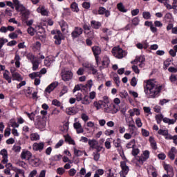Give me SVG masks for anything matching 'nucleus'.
I'll use <instances>...</instances> for the list:
<instances>
[{
	"label": "nucleus",
	"mask_w": 177,
	"mask_h": 177,
	"mask_svg": "<svg viewBox=\"0 0 177 177\" xmlns=\"http://www.w3.org/2000/svg\"><path fill=\"white\" fill-rule=\"evenodd\" d=\"M38 13H41L42 16H48V10L45 9V7H39L37 9Z\"/></svg>",
	"instance_id": "26"
},
{
	"label": "nucleus",
	"mask_w": 177,
	"mask_h": 177,
	"mask_svg": "<svg viewBox=\"0 0 177 177\" xmlns=\"http://www.w3.org/2000/svg\"><path fill=\"white\" fill-rule=\"evenodd\" d=\"M52 161H60L62 160V155H55L51 157Z\"/></svg>",
	"instance_id": "57"
},
{
	"label": "nucleus",
	"mask_w": 177,
	"mask_h": 177,
	"mask_svg": "<svg viewBox=\"0 0 177 177\" xmlns=\"http://www.w3.org/2000/svg\"><path fill=\"white\" fill-rule=\"evenodd\" d=\"M66 113L68 115H74V114H77V111H75V108L71 107L66 109Z\"/></svg>",
	"instance_id": "35"
},
{
	"label": "nucleus",
	"mask_w": 177,
	"mask_h": 177,
	"mask_svg": "<svg viewBox=\"0 0 177 177\" xmlns=\"http://www.w3.org/2000/svg\"><path fill=\"white\" fill-rule=\"evenodd\" d=\"M52 104L56 106L57 107H60L62 106V102L57 99L53 100Z\"/></svg>",
	"instance_id": "54"
},
{
	"label": "nucleus",
	"mask_w": 177,
	"mask_h": 177,
	"mask_svg": "<svg viewBox=\"0 0 177 177\" xmlns=\"http://www.w3.org/2000/svg\"><path fill=\"white\" fill-rule=\"evenodd\" d=\"M92 51L95 57H99V55L102 53V48L97 46L92 47Z\"/></svg>",
	"instance_id": "14"
},
{
	"label": "nucleus",
	"mask_w": 177,
	"mask_h": 177,
	"mask_svg": "<svg viewBox=\"0 0 177 177\" xmlns=\"http://www.w3.org/2000/svg\"><path fill=\"white\" fill-rule=\"evenodd\" d=\"M164 169L167 171V174H168V176H172L174 175V173H172V167L169 165H164Z\"/></svg>",
	"instance_id": "21"
},
{
	"label": "nucleus",
	"mask_w": 177,
	"mask_h": 177,
	"mask_svg": "<svg viewBox=\"0 0 177 177\" xmlns=\"http://www.w3.org/2000/svg\"><path fill=\"white\" fill-rule=\"evenodd\" d=\"M139 23H131V24H128L126 27L124 28L125 31H128V30H132V28H135L136 26H138Z\"/></svg>",
	"instance_id": "30"
},
{
	"label": "nucleus",
	"mask_w": 177,
	"mask_h": 177,
	"mask_svg": "<svg viewBox=\"0 0 177 177\" xmlns=\"http://www.w3.org/2000/svg\"><path fill=\"white\" fill-rule=\"evenodd\" d=\"M3 77L4 80L8 81V84L12 83V77L10 76H9V71L6 70L5 73H3Z\"/></svg>",
	"instance_id": "24"
},
{
	"label": "nucleus",
	"mask_w": 177,
	"mask_h": 177,
	"mask_svg": "<svg viewBox=\"0 0 177 177\" xmlns=\"http://www.w3.org/2000/svg\"><path fill=\"white\" fill-rule=\"evenodd\" d=\"M32 64V70L33 71H37L38 70V68L39 67V60L35 59L32 62H31Z\"/></svg>",
	"instance_id": "31"
},
{
	"label": "nucleus",
	"mask_w": 177,
	"mask_h": 177,
	"mask_svg": "<svg viewBox=\"0 0 177 177\" xmlns=\"http://www.w3.org/2000/svg\"><path fill=\"white\" fill-rule=\"evenodd\" d=\"M12 77L13 81H19V82H20V81H23V77H21V75H20V73L17 72L13 73Z\"/></svg>",
	"instance_id": "22"
},
{
	"label": "nucleus",
	"mask_w": 177,
	"mask_h": 177,
	"mask_svg": "<svg viewBox=\"0 0 177 177\" xmlns=\"http://www.w3.org/2000/svg\"><path fill=\"white\" fill-rule=\"evenodd\" d=\"M146 62V59L144 57H136L135 60L131 61V64H137L138 63H145Z\"/></svg>",
	"instance_id": "25"
},
{
	"label": "nucleus",
	"mask_w": 177,
	"mask_h": 177,
	"mask_svg": "<svg viewBox=\"0 0 177 177\" xmlns=\"http://www.w3.org/2000/svg\"><path fill=\"white\" fill-rule=\"evenodd\" d=\"M73 127L75 129H76L77 133H83L84 129L82 128V126L81 125V123L77 122L73 124Z\"/></svg>",
	"instance_id": "13"
},
{
	"label": "nucleus",
	"mask_w": 177,
	"mask_h": 177,
	"mask_svg": "<svg viewBox=\"0 0 177 177\" xmlns=\"http://www.w3.org/2000/svg\"><path fill=\"white\" fill-rule=\"evenodd\" d=\"M177 8V0H173V3L171 5L169 3V5H167V9L169 10H171V9H176Z\"/></svg>",
	"instance_id": "40"
},
{
	"label": "nucleus",
	"mask_w": 177,
	"mask_h": 177,
	"mask_svg": "<svg viewBox=\"0 0 177 177\" xmlns=\"http://www.w3.org/2000/svg\"><path fill=\"white\" fill-rule=\"evenodd\" d=\"M31 140H39V135L38 133H32L30 135Z\"/></svg>",
	"instance_id": "53"
},
{
	"label": "nucleus",
	"mask_w": 177,
	"mask_h": 177,
	"mask_svg": "<svg viewBox=\"0 0 177 177\" xmlns=\"http://www.w3.org/2000/svg\"><path fill=\"white\" fill-rule=\"evenodd\" d=\"M32 49L35 52L39 50V49H41V42L36 41L35 44H33Z\"/></svg>",
	"instance_id": "38"
},
{
	"label": "nucleus",
	"mask_w": 177,
	"mask_h": 177,
	"mask_svg": "<svg viewBox=\"0 0 177 177\" xmlns=\"http://www.w3.org/2000/svg\"><path fill=\"white\" fill-rule=\"evenodd\" d=\"M54 39L55 45H60V44H62L63 37L60 36H54Z\"/></svg>",
	"instance_id": "41"
},
{
	"label": "nucleus",
	"mask_w": 177,
	"mask_h": 177,
	"mask_svg": "<svg viewBox=\"0 0 177 177\" xmlns=\"http://www.w3.org/2000/svg\"><path fill=\"white\" fill-rule=\"evenodd\" d=\"M120 167L122 169V171L120 173V176L128 175V173L129 172V167L127 165V162L125 161L120 162Z\"/></svg>",
	"instance_id": "6"
},
{
	"label": "nucleus",
	"mask_w": 177,
	"mask_h": 177,
	"mask_svg": "<svg viewBox=\"0 0 177 177\" xmlns=\"http://www.w3.org/2000/svg\"><path fill=\"white\" fill-rule=\"evenodd\" d=\"M15 67L17 68H20V60H21V58H20V55H19V54H15Z\"/></svg>",
	"instance_id": "27"
},
{
	"label": "nucleus",
	"mask_w": 177,
	"mask_h": 177,
	"mask_svg": "<svg viewBox=\"0 0 177 177\" xmlns=\"http://www.w3.org/2000/svg\"><path fill=\"white\" fill-rule=\"evenodd\" d=\"M113 145L115 147H121V139L117 138L116 140H113Z\"/></svg>",
	"instance_id": "48"
},
{
	"label": "nucleus",
	"mask_w": 177,
	"mask_h": 177,
	"mask_svg": "<svg viewBox=\"0 0 177 177\" xmlns=\"http://www.w3.org/2000/svg\"><path fill=\"white\" fill-rule=\"evenodd\" d=\"M8 43V39L3 37L0 38V49H2L5 44Z\"/></svg>",
	"instance_id": "51"
},
{
	"label": "nucleus",
	"mask_w": 177,
	"mask_h": 177,
	"mask_svg": "<svg viewBox=\"0 0 177 177\" xmlns=\"http://www.w3.org/2000/svg\"><path fill=\"white\" fill-rule=\"evenodd\" d=\"M64 172H66V169H64L63 167H59L57 169V174L58 175L62 176L64 174Z\"/></svg>",
	"instance_id": "55"
},
{
	"label": "nucleus",
	"mask_w": 177,
	"mask_h": 177,
	"mask_svg": "<svg viewBox=\"0 0 177 177\" xmlns=\"http://www.w3.org/2000/svg\"><path fill=\"white\" fill-rule=\"evenodd\" d=\"M136 124L138 128H142L143 123H142V120L140 119V118H138L136 120Z\"/></svg>",
	"instance_id": "56"
},
{
	"label": "nucleus",
	"mask_w": 177,
	"mask_h": 177,
	"mask_svg": "<svg viewBox=\"0 0 177 177\" xmlns=\"http://www.w3.org/2000/svg\"><path fill=\"white\" fill-rule=\"evenodd\" d=\"M46 125V122L44 120L41 116H37L36 121L35 122V126L37 129H44Z\"/></svg>",
	"instance_id": "5"
},
{
	"label": "nucleus",
	"mask_w": 177,
	"mask_h": 177,
	"mask_svg": "<svg viewBox=\"0 0 177 177\" xmlns=\"http://www.w3.org/2000/svg\"><path fill=\"white\" fill-rule=\"evenodd\" d=\"M99 145V142H97V140L93 139L88 140V146H90V149H91L92 150H95V148Z\"/></svg>",
	"instance_id": "17"
},
{
	"label": "nucleus",
	"mask_w": 177,
	"mask_h": 177,
	"mask_svg": "<svg viewBox=\"0 0 177 177\" xmlns=\"http://www.w3.org/2000/svg\"><path fill=\"white\" fill-rule=\"evenodd\" d=\"M135 146H136V140L135 139H133L127 143V148L134 149Z\"/></svg>",
	"instance_id": "29"
},
{
	"label": "nucleus",
	"mask_w": 177,
	"mask_h": 177,
	"mask_svg": "<svg viewBox=\"0 0 177 177\" xmlns=\"http://www.w3.org/2000/svg\"><path fill=\"white\" fill-rule=\"evenodd\" d=\"M24 114H26V115H27V117H28V118L30 120V121H35V113L34 112L32 113H28L25 111Z\"/></svg>",
	"instance_id": "36"
},
{
	"label": "nucleus",
	"mask_w": 177,
	"mask_h": 177,
	"mask_svg": "<svg viewBox=\"0 0 177 177\" xmlns=\"http://www.w3.org/2000/svg\"><path fill=\"white\" fill-rule=\"evenodd\" d=\"M177 154V150L176 148L173 147L171 148V149L168 152V157L170 158L172 161L175 160V155Z\"/></svg>",
	"instance_id": "12"
},
{
	"label": "nucleus",
	"mask_w": 177,
	"mask_h": 177,
	"mask_svg": "<svg viewBox=\"0 0 177 177\" xmlns=\"http://www.w3.org/2000/svg\"><path fill=\"white\" fill-rule=\"evenodd\" d=\"M108 109L110 110L112 114H115L116 113H118V111L120 110V107L118 106V105H115L114 104H111Z\"/></svg>",
	"instance_id": "16"
},
{
	"label": "nucleus",
	"mask_w": 177,
	"mask_h": 177,
	"mask_svg": "<svg viewBox=\"0 0 177 177\" xmlns=\"http://www.w3.org/2000/svg\"><path fill=\"white\" fill-rule=\"evenodd\" d=\"M112 55L116 57V59H122L127 55V51L122 50L120 47H113L112 49Z\"/></svg>",
	"instance_id": "4"
},
{
	"label": "nucleus",
	"mask_w": 177,
	"mask_h": 177,
	"mask_svg": "<svg viewBox=\"0 0 177 177\" xmlns=\"http://www.w3.org/2000/svg\"><path fill=\"white\" fill-rule=\"evenodd\" d=\"M113 81L116 84V86H120V77L118 76V75H114L113 76Z\"/></svg>",
	"instance_id": "49"
},
{
	"label": "nucleus",
	"mask_w": 177,
	"mask_h": 177,
	"mask_svg": "<svg viewBox=\"0 0 177 177\" xmlns=\"http://www.w3.org/2000/svg\"><path fill=\"white\" fill-rule=\"evenodd\" d=\"M161 91H162V85L157 86L151 80L144 82V91L148 99L158 97Z\"/></svg>",
	"instance_id": "1"
},
{
	"label": "nucleus",
	"mask_w": 177,
	"mask_h": 177,
	"mask_svg": "<svg viewBox=\"0 0 177 177\" xmlns=\"http://www.w3.org/2000/svg\"><path fill=\"white\" fill-rule=\"evenodd\" d=\"M71 8L73 10V12H76V13H78V12H80V8H78V3L73 2L71 6Z\"/></svg>",
	"instance_id": "34"
},
{
	"label": "nucleus",
	"mask_w": 177,
	"mask_h": 177,
	"mask_svg": "<svg viewBox=\"0 0 177 177\" xmlns=\"http://www.w3.org/2000/svg\"><path fill=\"white\" fill-rule=\"evenodd\" d=\"M93 160L95 161H99V159L100 158V153H97L96 152H93Z\"/></svg>",
	"instance_id": "60"
},
{
	"label": "nucleus",
	"mask_w": 177,
	"mask_h": 177,
	"mask_svg": "<svg viewBox=\"0 0 177 177\" xmlns=\"http://www.w3.org/2000/svg\"><path fill=\"white\" fill-rule=\"evenodd\" d=\"M44 147H45V144L44 142H39V143H34L32 145V149L35 150V151H42L44 150Z\"/></svg>",
	"instance_id": "10"
},
{
	"label": "nucleus",
	"mask_w": 177,
	"mask_h": 177,
	"mask_svg": "<svg viewBox=\"0 0 177 177\" xmlns=\"http://www.w3.org/2000/svg\"><path fill=\"white\" fill-rule=\"evenodd\" d=\"M91 26L92 28H95V30H98V28H100L102 27V24L100 23H91Z\"/></svg>",
	"instance_id": "52"
},
{
	"label": "nucleus",
	"mask_w": 177,
	"mask_h": 177,
	"mask_svg": "<svg viewBox=\"0 0 177 177\" xmlns=\"http://www.w3.org/2000/svg\"><path fill=\"white\" fill-rule=\"evenodd\" d=\"M92 100H91V98H89L88 95H85L84 98L82 100V104H90Z\"/></svg>",
	"instance_id": "33"
},
{
	"label": "nucleus",
	"mask_w": 177,
	"mask_h": 177,
	"mask_svg": "<svg viewBox=\"0 0 177 177\" xmlns=\"http://www.w3.org/2000/svg\"><path fill=\"white\" fill-rule=\"evenodd\" d=\"M0 155L2 156L3 160H1L2 164H8V150L3 149L0 151Z\"/></svg>",
	"instance_id": "9"
},
{
	"label": "nucleus",
	"mask_w": 177,
	"mask_h": 177,
	"mask_svg": "<svg viewBox=\"0 0 177 177\" xmlns=\"http://www.w3.org/2000/svg\"><path fill=\"white\" fill-rule=\"evenodd\" d=\"M62 32H65L68 29V25L66 23L59 24Z\"/></svg>",
	"instance_id": "44"
},
{
	"label": "nucleus",
	"mask_w": 177,
	"mask_h": 177,
	"mask_svg": "<svg viewBox=\"0 0 177 177\" xmlns=\"http://www.w3.org/2000/svg\"><path fill=\"white\" fill-rule=\"evenodd\" d=\"M142 16L144 19H146V20H149V19H150V17H151V15H150V12H144L142 13Z\"/></svg>",
	"instance_id": "62"
},
{
	"label": "nucleus",
	"mask_w": 177,
	"mask_h": 177,
	"mask_svg": "<svg viewBox=\"0 0 177 177\" xmlns=\"http://www.w3.org/2000/svg\"><path fill=\"white\" fill-rule=\"evenodd\" d=\"M98 15H104L105 17H109L110 16V10H106L104 7H100Z\"/></svg>",
	"instance_id": "15"
},
{
	"label": "nucleus",
	"mask_w": 177,
	"mask_h": 177,
	"mask_svg": "<svg viewBox=\"0 0 177 177\" xmlns=\"http://www.w3.org/2000/svg\"><path fill=\"white\" fill-rule=\"evenodd\" d=\"M62 132H67L68 131V123H65L61 128Z\"/></svg>",
	"instance_id": "63"
},
{
	"label": "nucleus",
	"mask_w": 177,
	"mask_h": 177,
	"mask_svg": "<svg viewBox=\"0 0 177 177\" xmlns=\"http://www.w3.org/2000/svg\"><path fill=\"white\" fill-rule=\"evenodd\" d=\"M15 30V27L12 26H1L0 28V32H4L6 33L8 31H13Z\"/></svg>",
	"instance_id": "18"
},
{
	"label": "nucleus",
	"mask_w": 177,
	"mask_h": 177,
	"mask_svg": "<svg viewBox=\"0 0 177 177\" xmlns=\"http://www.w3.org/2000/svg\"><path fill=\"white\" fill-rule=\"evenodd\" d=\"M109 103V97L107 96H104L103 97V100H102V104L104 105V107H108Z\"/></svg>",
	"instance_id": "47"
},
{
	"label": "nucleus",
	"mask_w": 177,
	"mask_h": 177,
	"mask_svg": "<svg viewBox=\"0 0 177 177\" xmlns=\"http://www.w3.org/2000/svg\"><path fill=\"white\" fill-rule=\"evenodd\" d=\"M158 135H162V136H168V130L159 129L158 131Z\"/></svg>",
	"instance_id": "46"
},
{
	"label": "nucleus",
	"mask_w": 177,
	"mask_h": 177,
	"mask_svg": "<svg viewBox=\"0 0 177 177\" xmlns=\"http://www.w3.org/2000/svg\"><path fill=\"white\" fill-rule=\"evenodd\" d=\"M14 5H15V9L17 12H20L21 13L22 19L24 20H27L28 17H30V11L23 6V4L20 3L19 0H12Z\"/></svg>",
	"instance_id": "2"
},
{
	"label": "nucleus",
	"mask_w": 177,
	"mask_h": 177,
	"mask_svg": "<svg viewBox=\"0 0 177 177\" xmlns=\"http://www.w3.org/2000/svg\"><path fill=\"white\" fill-rule=\"evenodd\" d=\"M145 26L150 27V30L153 32H157V28L153 25V23H145Z\"/></svg>",
	"instance_id": "32"
},
{
	"label": "nucleus",
	"mask_w": 177,
	"mask_h": 177,
	"mask_svg": "<svg viewBox=\"0 0 177 177\" xmlns=\"http://www.w3.org/2000/svg\"><path fill=\"white\" fill-rule=\"evenodd\" d=\"M9 38H10L11 39H16V38H17L19 37V35H17V33H15V32L10 33L8 35Z\"/></svg>",
	"instance_id": "61"
},
{
	"label": "nucleus",
	"mask_w": 177,
	"mask_h": 177,
	"mask_svg": "<svg viewBox=\"0 0 177 177\" xmlns=\"http://www.w3.org/2000/svg\"><path fill=\"white\" fill-rule=\"evenodd\" d=\"M67 92H68V88H67V86H63L62 89L59 93V97H62V96H63V95H66Z\"/></svg>",
	"instance_id": "43"
},
{
	"label": "nucleus",
	"mask_w": 177,
	"mask_h": 177,
	"mask_svg": "<svg viewBox=\"0 0 177 177\" xmlns=\"http://www.w3.org/2000/svg\"><path fill=\"white\" fill-rule=\"evenodd\" d=\"M142 160L144 161H147V160H149V158H150V151L149 150H145L143 151L142 153Z\"/></svg>",
	"instance_id": "28"
},
{
	"label": "nucleus",
	"mask_w": 177,
	"mask_h": 177,
	"mask_svg": "<svg viewBox=\"0 0 177 177\" xmlns=\"http://www.w3.org/2000/svg\"><path fill=\"white\" fill-rule=\"evenodd\" d=\"M171 62H172V59H171L170 58H168L167 59L163 64H164V66H163V68L164 70H167V68H168L169 67V66H171Z\"/></svg>",
	"instance_id": "37"
},
{
	"label": "nucleus",
	"mask_w": 177,
	"mask_h": 177,
	"mask_svg": "<svg viewBox=\"0 0 177 177\" xmlns=\"http://www.w3.org/2000/svg\"><path fill=\"white\" fill-rule=\"evenodd\" d=\"M110 64V59L108 57H104L102 62V66L104 68H107Z\"/></svg>",
	"instance_id": "19"
},
{
	"label": "nucleus",
	"mask_w": 177,
	"mask_h": 177,
	"mask_svg": "<svg viewBox=\"0 0 177 177\" xmlns=\"http://www.w3.org/2000/svg\"><path fill=\"white\" fill-rule=\"evenodd\" d=\"M75 174H77V170H75L74 168H72L68 171V175L70 176H74Z\"/></svg>",
	"instance_id": "64"
},
{
	"label": "nucleus",
	"mask_w": 177,
	"mask_h": 177,
	"mask_svg": "<svg viewBox=\"0 0 177 177\" xmlns=\"http://www.w3.org/2000/svg\"><path fill=\"white\" fill-rule=\"evenodd\" d=\"M130 84L131 85V86H136V85H138V80H136V77H132Z\"/></svg>",
	"instance_id": "58"
},
{
	"label": "nucleus",
	"mask_w": 177,
	"mask_h": 177,
	"mask_svg": "<svg viewBox=\"0 0 177 177\" xmlns=\"http://www.w3.org/2000/svg\"><path fill=\"white\" fill-rule=\"evenodd\" d=\"M73 72L71 71H66L62 75V78L63 81L67 82L73 80Z\"/></svg>",
	"instance_id": "8"
},
{
	"label": "nucleus",
	"mask_w": 177,
	"mask_h": 177,
	"mask_svg": "<svg viewBox=\"0 0 177 177\" xmlns=\"http://www.w3.org/2000/svg\"><path fill=\"white\" fill-rule=\"evenodd\" d=\"M65 141L68 142L69 145H75V141H74V140H73L70 136H68L65 138Z\"/></svg>",
	"instance_id": "45"
},
{
	"label": "nucleus",
	"mask_w": 177,
	"mask_h": 177,
	"mask_svg": "<svg viewBox=\"0 0 177 177\" xmlns=\"http://www.w3.org/2000/svg\"><path fill=\"white\" fill-rule=\"evenodd\" d=\"M165 19L166 21H168L169 23H172V21H174V17H172V14L171 13L166 14Z\"/></svg>",
	"instance_id": "39"
},
{
	"label": "nucleus",
	"mask_w": 177,
	"mask_h": 177,
	"mask_svg": "<svg viewBox=\"0 0 177 177\" xmlns=\"http://www.w3.org/2000/svg\"><path fill=\"white\" fill-rule=\"evenodd\" d=\"M83 30L81 28L76 27L75 28V30L71 33V37L73 39L78 38L81 34H82Z\"/></svg>",
	"instance_id": "11"
},
{
	"label": "nucleus",
	"mask_w": 177,
	"mask_h": 177,
	"mask_svg": "<svg viewBox=\"0 0 177 177\" xmlns=\"http://www.w3.org/2000/svg\"><path fill=\"white\" fill-rule=\"evenodd\" d=\"M149 142H150L151 147L153 149V150H157V142H156V140H154V138L150 137Z\"/></svg>",
	"instance_id": "23"
},
{
	"label": "nucleus",
	"mask_w": 177,
	"mask_h": 177,
	"mask_svg": "<svg viewBox=\"0 0 177 177\" xmlns=\"http://www.w3.org/2000/svg\"><path fill=\"white\" fill-rule=\"evenodd\" d=\"M139 153H140V150L138 148H133L131 154L133 156V157H136Z\"/></svg>",
	"instance_id": "50"
},
{
	"label": "nucleus",
	"mask_w": 177,
	"mask_h": 177,
	"mask_svg": "<svg viewBox=\"0 0 177 177\" xmlns=\"http://www.w3.org/2000/svg\"><path fill=\"white\" fill-rule=\"evenodd\" d=\"M75 99L77 100V102H82V93H78L76 95H75Z\"/></svg>",
	"instance_id": "59"
},
{
	"label": "nucleus",
	"mask_w": 177,
	"mask_h": 177,
	"mask_svg": "<svg viewBox=\"0 0 177 177\" xmlns=\"http://www.w3.org/2000/svg\"><path fill=\"white\" fill-rule=\"evenodd\" d=\"M82 66L84 68H86L88 71H92L93 75H96V74L97 73V70L95 69V66H93L92 64L89 62H84L83 63Z\"/></svg>",
	"instance_id": "7"
},
{
	"label": "nucleus",
	"mask_w": 177,
	"mask_h": 177,
	"mask_svg": "<svg viewBox=\"0 0 177 177\" xmlns=\"http://www.w3.org/2000/svg\"><path fill=\"white\" fill-rule=\"evenodd\" d=\"M94 107L97 109V110H100V109H103V107H105L104 105H103V100L100 101H95L93 103Z\"/></svg>",
	"instance_id": "20"
},
{
	"label": "nucleus",
	"mask_w": 177,
	"mask_h": 177,
	"mask_svg": "<svg viewBox=\"0 0 177 177\" xmlns=\"http://www.w3.org/2000/svg\"><path fill=\"white\" fill-rule=\"evenodd\" d=\"M117 7H118V10H120V12H123V13L127 12V9H125V7L122 4V3H119L117 5Z\"/></svg>",
	"instance_id": "42"
},
{
	"label": "nucleus",
	"mask_w": 177,
	"mask_h": 177,
	"mask_svg": "<svg viewBox=\"0 0 177 177\" xmlns=\"http://www.w3.org/2000/svg\"><path fill=\"white\" fill-rule=\"evenodd\" d=\"M27 26H29V28L27 30L28 33H29L30 35L32 37L35 32H39L40 34H42L45 31V28L42 27V24H39L37 25L35 28L31 27L32 26V23H28Z\"/></svg>",
	"instance_id": "3"
}]
</instances>
